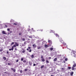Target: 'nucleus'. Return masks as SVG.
Segmentation results:
<instances>
[{"instance_id":"nucleus-1","label":"nucleus","mask_w":76,"mask_h":76,"mask_svg":"<svg viewBox=\"0 0 76 76\" xmlns=\"http://www.w3.org/2000/svg\"><path fill=\"white\" fill-rule=\"evenodd\" d=\"M48 42L49 44H48V47H50L51 45V44H52V41L51 40H48Z\"/></svg>"},{"instance_id":"nucleus-2","label":"nucleus","mask_w":76,"mask_h":76,"mask_svg":"<svg viewBox=\"0 0 76 76\" xmlns=\"http://www.w3.org/2000/svg\"><path fill=\"white\" fill-rule=\"evenodd\" d=\"M11 69L12 70H13V72H16V69H13L12 68H11Z\"/></svg>"},{"instance_id":"nucleus-3","label":"nucleus","mask_w":76,"mask_h":76,"mask_svg":"<svg viewBox=\"0 0 76 76\" xmlns=\"http://www.w3.org/2000/svg\"><path fill=\"white\" fill-rule=\"evenodd\" d=\"M54 35H56V37H58V38L59 37V35H58V34L54 33Z\"/></svg>"},{"instance_id":"nucleus-4","label":"nucleus","mask_w":76,"mask_h":76,"mask_svg":"<svg viewBox=\"0 0 76 76\" xmlns=\"http://www.w3.org/2000/svg\"><path fill=\"white\" fill-rule=\"evenodd\" d=\"M61 69L62 72H63V71H64V70H65V68H61Z\"/></svg>"},{"instance_id":"nucleus-5","label":"nucleus","mask_w":76,"mask_h":76,"mask_svg":"<svg viewBox=\"0 0 76 76\" xmlns=\"http://www.w3.org/2000/svg\"><path fill=\"white\" fill-rule=\"evenodd\" d=\"M2 33L3 34H4L5 35H6V32L5 31H3L2 32Z\"/></svg>"},{"instance_id":"nucleus-6","label":"nucleus","mask_w":76,"mask_h":76,"mask_svg":"<svg viewBox=\"0 0 76 76\" xmlns=\"http://www.w3.org/2000/svg\"><path fill=\"white\" fill-rule=\"evenodd\" d=\"M13 49H14L13 46H12V48L11 49H9V50L10 51H11V50H12V51H13Z\"/></svg>"},{"instance_id":"nucleus-7","label":"nucleus","mask_w":76,"mask_h":76,"mask_svg":"<svg viewBox=\"0 0 76 76\" xmlns=\"http://www.w3.org/2000/svg\"><path fill=\"white\" fill-rule=\"evenodd\" d=\"M32 46L34 48H36V45H32Z\"/></svg>"},{"instance_id":"nucleus-8","label":"nucleus","mask_w":76,"mask_h":76,"mask_svg":"<svg viewBox=\"0 0 76 76\" xmlns=\"http://www.w3.org/2000/svg\"><path fill=\"white\" fill-rule=\"evenodd\" d=\"M76 64H74L73 65V67H76Z\"/></svg>"},{"instance_id":"nucleus-9","label":"nucleus","mask_w":76,"mask_h":76,"mask_svg":"<svg viewBox=\"0 0 76 76\" xmlns=\"http://www.w3.org/2000/svg\"><path fill=\"white\" fill-rule=\"evenodd\" d=\"M44 65L42 66L41 67V69H42V68H44Z\"/></svg>"},{"instance_id":"nucleus-10","label":"nucleus","mask_w":76,"mask_h":76,"mask_svg":"<svg viewBox=\"0 0 76 76\" xmlns=\"http://www.w3.org/2000/svg\"><path fill=\"white\" fill-rule=\"evenodd\" d=\"M15 44L16 45L17 47H18V46H19V44H18L17 43H15Z\"/></svg>"},{"instance_id":"nucleus-11","label":"nucleus","mask_w":76,"mask_h":76,"mask_svg":"<svg viewBox=\"0 0 76 76\" xmlns=\"http://www.w3.org/2000/svg\"><path fill=\"white\" fill-rule=\"evenodd\" d=\"M45 48H47V47H48V45H45Z\"/></svg>"},{"instance_id":"nucleus-12","label":"nucleus","mask_w":76,"mask_h":76,"mask_svg":"<svg viewBox=\"0 0 76 76\" xmlns=\"http://www.w3.org/2000/svg\"><path fill=\"white\" fill-rule=\"evenodd\" d=\"M42 61H45V60L44 59V58H42Z\"/></svg>"},{"instance_id":"nucleus-13","label":"nucleus","mask_w":76,"mask_h":76,"mask_svg":"<svg viewBox=\"0 0 76 76\" xmlns=\"http://www.w3.org/2000/svg\"><path fill=\"white\" fill-rule=\"evenodd\" d=\"M73 75V72H71L70 73V75L71 76H72V75Z\"/></svg>"},{"instance_id":"nucleus-14","label":"nucleus","mask_w":76,"mask_h":76,"mask_svg":"<svg viewBox=\"0 0 76 76\" xmlns=\"http://www.w3.org/2000/svg\"><path fill=\"white\" fill-rule=\"evenodd\" d=\"M29 65H30V66H31V65H32V63H31V62L29 61Z\"/></svg>"},{"instance_id":"nucleus-15","label":"nucleus","mask_w":76,"mask_h":76,"mask_svg":"<svg viewBox=\"0 0 76 76\" xmlns=\"http://www.w3.org/2000/svg\"><path fill=\"white\" fill-rule=\"evenodd\" d=\"M3 59H4V60H6V58L5 57H4L3 58Z\"/></svg>"},{"instance_id":"nucleus-16","label":"nucleus","mask_w":76,"mask_h":76,"mask_svg":"<svg viewBox=\"0 0 76 76\" xmlns=\"http://www.w3.org/2000/svg\"><path fill=\"white\" fill-rule=\"evenodd\" d=\"M31 58H34V56L33 55H32L31 56Z\"/></svg>"},{"instance_id":"nucleus-17","label":"nucleus","mask_w":76,"mask_h":76,"mask_svg":"<svg viewBox=\"0 0 76 76\" xmlns=\"http://www.w3.org/2000/svg\"><path fill=\"white\" fill-rule=\"evenodd\" d=\"M72 70H74V69H75V68H74V67L73 66L72 67Z\"/></svg>"},{"instance_id":"nucleus-18","label":"nucleus","mask_w":76,"mask_h":76,"mask_svg":"<svg viewBox=\"0 0 76 76\" xmlns=\"http://www.w3.org/2000/svg\"><path fill=\"white\" fill-rule=\"evenodd\" d=\"M71 56H72V55H74L73 54V52H72H72H71Z\"/></svg>"},{"instance_id":"nucleus-19","label":"nucleus","mask_w":76,"mask_h":76,"mask_svg":"<svg viewBox=\"0 0 76 76\" xmlns=\"http://www.w3.org/2000/svg\"><path fill=\"white\" fill-rule=\"evenodd\" d=\"M72 51V53H73V54L74 55H75V52L73 51Z\"/></svg>"},{"instance_id":"nucleus-20","label":"nucleus","mask_w":76,"mask_h":76,"mask_svg":"<svg viewBox=\"0 0 76 76\" xmlns=\"http://www.w3.org/2000/svg\"><path fill=\"white\" fill-rule=\"evenodd\" d=\"M54 61H57V58H55L54 60Z\"/></svg>"},{"instance_id":"nucleus-21","label":"nucleus","mask_w":76,"mask_h":76,"mask_svg":"<svg viewBox=\"0 0 76 76\" xmlns=\"http://www.w3.org/2000/svg\"><path fill=\"white\" fill-rule=\"evenodd\" d=\"M53 48H50V50L51 51H53Z\"/></svg>"},{"instance_id":"nucleus-22","label":"nucleus","mask_w":76,"mask_h":76,"mask_svg":"<svg viewBox=\"0 0 76 76\" xmlns=\"http://www.w3.org/2000/svg\"><path fill=\"white\" fill-rule=\"evenodd\" d=\"M68 68L69 70H70V69H71V67L70 66L68 67Z\"/></svg>"},{"instance_id":"nucleus-23","label":"nucleus","mask_w":76,"mask_h":76,"mask_svg":"<svg viewBox=\"0 0 76 76\" xmlns=\"http://www.w3.org/2000/svg\"><path fill=\"white\" fill-rule=\"evenodd\" d=\"M63 45H66V43H63Z\"/></svg>"},{"instance_id":"nucleus-24","label":"nucleus","mask_w":76,"mask_h":76,"mask_svg":"<svg viewBox=\"0 0 76 76\" xmlns=\"http://www.w3.org/2000/svg\"><path fill=\"white\" fill-rule=\"evenodd\" d=\"M18 24L17 23H14L13 24V25H17Z\"/></svg>"},{"instance_id":"nucleus-25","label":"nucleus","mask_w":76,"mask_h":76,"mask_svg":"<svg viewBox=\"0 0 76 76\" xmlns=\"http://www.w3.org/2000/svg\"><path fill=\"white\" fill-rule=\"evenodd\" d=\"M28 37L30 38H32V36H29Z\"/></svg>"},{"instance_id":"nucleus-26","label":"nucleus","mask_w":76,"mask_h":76,"mask_svg":"<svg viewBox=\"0 0 76 76\" xmlns=\"http://www.w3.org/2000/svg\"><path fill=\"white\" fill-rule=\"evenodd\" d=\"M20 73H22V70H20Z\"/></svg>"},{"instance_id":"nucleus-27","label":"nucleus","mask_w":76,"mask_h":76,"mask_svg":"<svg viewBox=\"0 0 76 76\" xmlns=\"http://www.w3.org/2000/svg\"><path fill=\"white\" fill-rule=\"evenodd\" d=\"M13 44H14V42H12L11 44V45H13Z\"/></svg>"},{"instance_id":"nucleus-28","label":"nucleus","mask_w":76,"mask_h":76,"mask_svg":"<svg viewBox=\"0 0 76 76\" xmlns=\"http://www.w3.org/2000/svg\"><path fill=\"white\" fill-rule=\"evenodd\" d=\"M3 49H1L0 50V51L1 52V51H3Z\"/></svg>"},{"instance_id":"nucleus-29","label":"nucleus","mask_w":76,"mask_h":76,"mask_svg":"<svg viewBox=\"0 0 76 76\" xmlns=\"http://www.w3.org/2000/svg\"><path fill=\"white\" fill-rule=\"evenodd\" d=\"M22 40H23V41H25V39L24 38H23V39Z\"/></svg>"},{"instance_id":"nucleus-30","label":"nucleus","mask_w":76,"mask_h":76,"mask_svg":"<svg viewBox=\"0 0 76 76\" xmlns=\"http://www.w3.org/2000/svg\"><path fill=\"white\" fill-rule=\"evenodd\" d=\"M65 61H66L67 60V58H66L65 60Z\"/></svg>"},{"instance_id":"nucleus-31","label":"nucleus","mask_w":76,"mask_h":76,"mask_svg":"<svg viewBox=\"0 0 76 76\" xmlns=\"http://www.w3.org/2000/svg\"><path fill=\"white\" fill-rule=\"evenodd\" d=\"M7 31H10V29H9V28H7Z\"/></svg>"},{"instance_id":"nucleus-32","label":"nucleus","mask_w":76,"mask_h":76,"mask_svg":"<svg viewBox=\"0 0 76 76\" xmlns=\"http://www.w3.org/2000/svg\"><path fill=\"white\" fill-rule=\"evenodd\" d=\"M31 51H32V50H31V49H30V50L29 51V52L31 53Z\"/></svg>"},{"instance_id":"nucleus-33","label":"nucleus","mask_w":76,"mask_h":76,"mask_svg":"<svg viewBox=\"0 0 76 76\" xmlns=\"http://www.w3.org/2000/svg\"><path fill=\"white\" fill-rule=\"evenodd\" d=\"M21 61H23V58H21Z\"/></svg>"},{"instance_id":"nucleus-34","label":"nucleus","mask_w":76,"mask_h":76,"mask_svg":"<svg viewBox=\"0 0 76 76\" xmlns=\"http://www.w3.org/2000/svg\"><path fill=\"white\" fill-rule=\"evenodd\" d=\"M46 62L47 63H49V61L48 60H46Z\"/></svg>"},{"instance_id":"nucleus-35","label":"nucleus","mask_w":76,"mask_h":76,"mask_svg":"<svg viewBox=\"0 0 76 76\" xmlns=\"http://www.w3.org/2000/svg\"><path fill=\"white\" fill-rule=\"evenodd\" d=\"M33 66H36V64H34Z\"/></svg>"},{"instance_id":"nucleus-36","label":"nucleus","mask_w":76,"mask_h":76,"mask_svg":"<svg viewBox=\"0 0 76 76\" xmlns=\"http://www.w3.org/2000/svg\"><path fill=\"white\" fill-rule=\"evenodd\" d=\"M13 47H16V45H14Z\"/></svg>"},{"instance_id":"nucleus-37","label":"nucleus","mask_w":76,"mask_h":76,"mask_svg":"<svg viewBox=\"0 0 76 76\" xmlns=\"http://www.w3.org/2000/svg\"><path fill=\"white\" fill-rule=\"evenodd\" d=\"M19 35H20L21 34H22V33H19Z\"/></svg>"},{"instance_id":"nucleus-38","label":"nucleus","mask_w":76,"mask_h":76,"mask_svg":"<svg viewBox=\"0 0 76 76\" xmlns=\"http://www.w3.org/2000/svg\"><path fill=\"white\" fill-rule=\"evenodd\" d=\"M41 58H43V56H42V55H41Z\"/></svg>"},{"instance_id":"nucleus-39","label":"nucleus","mask_w":76,"mask_h":76,"mask_svg":"<svg viewBox=\"0 0 76 76\" xmlns=\"http://www.w3.org/2000/svg\"><path fill=\"white\" fill-rule=\"evenodd\" d=\"M27 70H28V69H26L25 70V71H26H26H27Z\"/></svg>"},{"instance_id":"nucleus-40","label":"nucleus","mask_w":76,"mask_h":76,"mask_svg":"<svg viewBox=\"0 0 76 76\" xmlns=\"http://www.w3.org/2000/svg\"><path fill=\"white\" fill-rule=\"evenodd\" d=\"M26 61L25 60H24L23 61V62H24V63H25V62H26Z\"/></svg>"},{"instance_id":"nucleus-41","label":"nucleus","mask_w":76,"mask_h":76,"mask_svg":"<svg viewBox=\"0 0 76 76\" xmlns=\"http://www.w3.org/2000/svg\"><path fill=\"white\" fill-rule=\"evenodd\" d=\"M28 49H31V47H28Z\"/></svg>"},{"instance_id":"nucleus-42","label":"nucleus","mask_w":76,"mask_h":76,"mask_svg":"<svg viewBox=\"0 0 76 76\" xmlns=\"http://www.w3.org/2000/svg\"><path fill=\"white\" fill-rule=\"evenodd\" d=\"M41 48V47H38V49H40V48Z\"/></svg>"},{"instance_id":"nucleus-43","label":"nucleus","mask_w":76,"mask_h":76,"mask_svg":"<svg viewBox=\"0 0 76 76\" xmlns=\"http://www.w3.org/2000/svg\"><path fill=\"white\" fill-rule=\"evenodd\" d=\"M51 32H55V31H51Z\"/></svg>"},{"instance_id":"nucleus-44","label":"nucleus","mask_w":76,"mask_h":76,"mask_svg":"<svg viewBox=\"0 0 76 76\" xmlns=\"http://www.w3.org/2000/svg\"><path fill=\"white\" fill-rule=\"evenodd\" d=\"M5 26L6 27V28H7V26L6 25H5Z\"/></svg>"},{"instance_id":"nucleus-45","label":"nucleus","mask_w":76,"mask_h":76,"mask_svg":"<svg viewBox=\"0 0 76 76\" xmlns=\"http://www.w3.org/2000/svg\"><path fill=\"white\" fill-rule=\"evenodd\" d=\"M19 61V60L18 59H17L16 61V62H18Z\"/></svg>"},{"instance_id":"nucleus-46","label":"nucleus","mask_w":76,"mask_h":76,"mask_svg":"<svg viewBox=\"0 0 76 76\" xmlns=\"http://www.w3.org/2000/svg\"><path fill=\"white\" fill-rule=\"evenodd\" d=\"M25 50L23 51V53H25Z\"/></svg>"},{"instance_id":"nucleus-47","label":"nucleus","mask_w":76,"mask_h":76,"mask_svg":"<svg viewBox=\"0 0 76 76\" xmlns=\"http://www.w3.org/2000/svg\"><path fill=\"white\" fill-rule=\"evenodd\" d=\"M10 34H11V33H12V31H10Z\"/></svg>"},{"instance_id":"nucleus-48","label":"nucleus","mask_w":76,"mask_h":76,"mask_svg":"<svg viewBox=\"0 0 76 76\" xmlns=\"http://www.w3.org/2000/svg\"><path fill=\"white\" fill-rule=\"evenodd\" d=\"M8 65H10V63H8Z\"/></svg>"},{"instance_id":"nucleus-49","label":"nucleus","mask_w":76,"mask_h":76,"mask_svg":"<svg viewBox=\"0 0 76 76\" xmlns=\"http://www.w3.org/2000/svg\"><path fill=\"white\" fill-rule=\"evenodd\" d=\"M51 57H49V59H51Z\"/></svg>"},{"instance_id":"nucleus-50","label":"nucleus","mask_w":76,"mask_h":76,"mask_svg":"<svg viewBox=\"0 0 76 76\" xmlns=\"http://www.w3.org/2000/svg\"><path fill=\"white\" fill-rule=\"evenodd\" d=\"M7 54H9V51H7Z\"/></svg>"},{"instance_id":"nucleus-51","label":"nucleus","mask_w":76,"mask_h":76,"mask_svg":"<svg viewBox=\"0 0 76 76\" xmlns=\"http://www.w3.org/2000/svg\"><path fill=\"white\" fill-rule=\"evenodd\" d=\"M27 51H29V49L28 48H27Z\"/></svg>"},{"instance_id":"nucleus-52","label":"nucleus","mask_w":76,"mask_h":76,"mask_svg":"<svg viewBox=\"0 0 76 76\" xmlns=\"http://www.w3.org/2000/svg\"><path fill=\"white\" fill-rule=\"evenodd\" d=\"M73 63H74V64H75V61H73Z\"/></svg>"},{"instance_id":"nucleus-53","label":"nucleus","mask_w":76,"mask_h":76,"mask_svg":"<svg viewBox=\"0 0 76 76\" xmlns=\"http://www.w3.org/2000/svg\"><path fill=\"white\" fill-rule=\"evenodd\" d=\"M15 50H17V49L16 48H15Z\"/></svg>"},{"instance_id":"nucleus-54","label":"nucleus","mask_w":76,"mask_h":76,"mask_svg":"<svg viewBox=\"0 0 76 76\" xmlns=\"http://www.w3.org/2000/svg\"><path fill=\"white\" fill-rule=\"evenodd\" d=\"M41 31H43V30H42V29L41 30Z\"/></svg>"},{"instance_id":"nucleus-55","label":"nucleus","mask_w":76,"mask_h":76,"mask_svg":"<svg viewBox=\"0 0 76 76\" xmlns=\"http://www.w3.org/2000/svg\"><path fill=\"white\" fill-rule=\"evenodd\" d=\"M33 31L34 32H35V30H33Z\"/></svg>"},{"instance_id":"nucleus-56","label":"nucleus","mask_w":76,"mask_h":76,"mask_svg":"<svg viewBox=\"0 0 76 76\" xmlns=\"http://www.w3.org/2000/svg\"><path fill=\"white\" fill-rule=\"evenodd\" d=\"M31 29H32V30H33L34 29V28H31Z\"/></svg>"},{"instance_id":"nucleus-57","label":"nucleus","mask_w":76,"mask_h":76,"mask_svg":"<svg viewBox=\"0 0 76 76\" xmlns=\"http://www.w3.org/2000/svg\"><path fill=\"white\" fill-rule=\"evenodd\" d=\"M24 44H26V42H25L24 43Z\"/></svg>"},{"instance_id":"nucleus-58","label":"nucleus","mask_w":76,"mask_h":76,"mask_svg":"<svg viewBox=\"0 0 76 76\" xmlns=\"http://www.w3.org/2000/svg\"><path fill=\"white\" fill-rule=\"evenodd\" d=\"M51 76H53V75H51Z\"/></svg>"},{"instance_id":"nucleus-59","label":"nucleus","mask_w":76,"mask_h":76,"mask_svg":"<svg viewBox=\"0 0 76 76\" xmlns=\"http://www.w3.org/2000/svg\"><path fill=\"white\" fill-rule=\"evenodd\" d=\"M28 40H29V39H28Z\"/></svg>"},{"instance_id":"nucleus-60","label":"nucleus","mask_w":76,"mask_h":76,"mask_svg":"<svg viewBox=\"0 0 76 76\" xmlns=\"http://www.w3.org/2000/svg\"><path fill=\"white\" fill-rule=\"evenodd\" d=\"M64 63H65V61H64Z\"/></svg>"},{"instance_id":"nucleus-61","label":"nucleus","mask_w":76,"mask_h":76,"mask_svg":"<svg viewBox=\"0 0 76 76\" xmlns=\"http://www.w3.org/2000/svg\"><path fill=\"white\" fill-rule=\"evenodd\" d=\"M42 52H43V50H42Z\"/></svg>"},{"instance_id":"nucleus-62","label":"nucleus","mask_w":76,"mask_h":76,"mask_svg":"<svg viewBox=\"0 0 76 76\" xmlns=\"http://www.w3.org/2000/svg\"><path fill=\"white\" fill-rule=\"evenodd\" d=\"M0 75H1V74H0Z\"/></svg>"},{"instance_id":"nucleus-63","label":"nucleus","mask_w":76,"mask_h":76,"mask_svg":"<svg viewBox=\"0 0 76 76\" xmlns=\"http://www.w3.org/2000/svg\"><path fill=\"white\" fill-rule=\"evenodd\" d=\"M6 73V72H5V73Z\"/></svg>"},{"instance_id":"nucleus-64","label":"nucleus","mask_w":76,"mask_h":76,"mask_svg":"<svg viewBox=\"0 0 76 76\" xmlns=\"http://www.w3.org/2000/svg\"><path fill=\"white\" fill-rule=\"evenodd\" d=\"M75 56H76V54Z\"/></svg>"}]
</instances>
